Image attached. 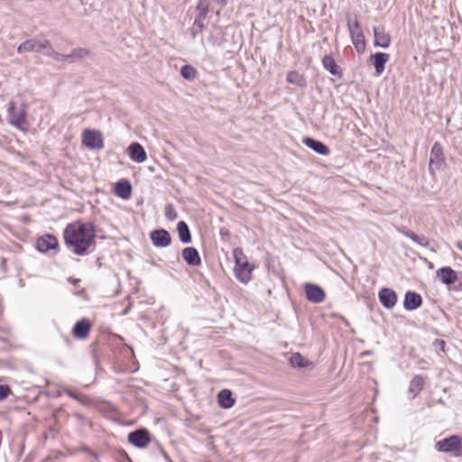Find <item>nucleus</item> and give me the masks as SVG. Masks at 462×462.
I'll return each instance as SVG.
<instances>
[{"instance_id": "22", "label": "nucleus", "mask_w": 462, "mask_h": 462, "mask_svg": "<svg viewBox=\"0 0 462 462\" xmlns=\"http://www.w3.org/2000/svg\"><path fill=\"white\" fill-rule=\"evenodd\" d=\"M115 193L123 199H128L132 195V185L127 180H121L115 186Z\"/></svg>"}, {"instance_id": "13", "label": "nucleus", "mask_w": 462, "mask_h": 462, "mask_svg": "<svg viewBox=\"0 0 462 462\" xmlns=\"http://www.w3.org/2000/svg\"><path fill=\"white\" fill-rule=\"evenodd\" d=\"M390 55L385 52H375L370 55L369 60L374 67L378 76L383 74L385 69V64L389 61Z\"/></svg>"}, {"instance_id": "18", "label": "nucleus", "mask_w": 462, "mask_h": 462, "mask_svg": "<svg viewBox=\"0 0 462 462\" xmlns=\"http://www.w3.org/2000/svg\"><path fill=\"white\" fill-rule=\"evenodd\" d=\"M437 276L442 283L451 285L457 280V273L451 267H442L437 271Z\"/></svg>"}, {"instance_id": "27", "label": "nucleus", "mask_w": 462, "mask_h": 462, "mask_svg": "<svg viewBox=\"0 0 462 462\" xmlns=\"http://www.w3.org/2000/svg\"><path fill=\"white\" fill-rule=\"evenodd\" d=\"M322 63H323L324 68L327 70H328L332 75H334V76L340 75V73H341L340 69L337 65L336 61L334 60V59L331 56L326 55L322 60Z\"/></svg>"}, {"instance_id": "28", "label": "nucleus", "mask_w": 462, "mask_h": 462, "mask_svg": "<svg viewBox=\"0 0 462 462\" xmlns=\"http://www.w3.org/2000/svg\"><path fill=\"white\" fill-rule=\"evenodd\" d=\"M89 54V51L84 48L74 49L70 54L67 55V61L69 63L76 62Z\"/></svg>"}, {"instance_id": "19", "label": "nucleus", "mask_w": 462, "mask_h": 462, "mask_svg": "<svg viewBox=\"0 0 462 462\" xmlns=\"http://www.w3.org/2000/svg\"><path fill=\"white\" fill-rule=\"evenodd\" d=\"M421 296L414 291H407L404 297L403 307L407 310H414L420 307Z\"/></svg>"}, {"instance_id": "5", "label": "nucleus", "mask_w": 462, "mask_h": 462, "mask_svg": "<svg viewBox=\"0 0 462 462\" xmlns=\"http://www.w3.org/2000/svg\"><path fill=\"white\" fill-rule=\"evenodd\" d=\"M462 443V439L458 435H452L445 438L435 444V448L439 452L454 453L457 457V451L459 449V446Z\"/></svg>"}, {"instance_id": "2", "label": "nucleus", "mask_w": 462, "mask_h": 462, "mask_svg": "<svg viewBox=\"0 0 462 462\" xmlns=\"http://www.w3.org/2000/svg\"><path fill=\"white\" fill-rule=\"evenodd\" d=\"M233 256L235 258V275L236 279L242 283H248L252 279V272L254 265L250 263L244 251L240 247H236L233 250Z\"/></svg>"}, {"instance_id": "3", "label": "nucleus", "mask_w": 462, "mask_h": 462, "mask_svg": "<svg viewBox=\"0 0 462 462\" xmlns=\"http://www.w3.org/2000/svg\"><path fill=\"white\" fill-rule=\"evenodd\" d=\"M50 47V41L48 40H38L36 38L29 39L22 42L18 48V53L25 52H43Z\"/></svg>"}, {"instance_id": "7", "label": "nucleus", "mask_w": 462, "mask_h": 462, "mask_svg": "<svg viewBox=\"0 0 462 462\" xmlns=\"http://www.w3.org/2000/svg\"><path fill=\"white\" fill-rule=\"evenodd\" d=\"M128 441L136 448H145L151 441L150 433L146 429L132 431L128 434Z\"/></svg>"}, {"instance_id": "24", "label": "nucleus", "mask_w": 462, "mask_h": 462, "mask_svg": "<svg viewBox=\"0 0 462 462\" xmlns=\"http://www.w3.org/2000/svg\"><path fill=\"white\" fill-rule=\"evenodd\" d=\"M218 403L222 408H231L235 404V399L232 397L230 390L224 389L218 393Z\"/></svg>"}, {"instance_id": "35", "label": "nucleus", "mask_w": 462, "mask_h": 462, "mask_svg": "<svg viewBox=\"0 0 462 462\" xmlns=\"http://www.w3.org/2000/svg\"><path fill=\"white\" fill-rule=\"evenodd\" d=\"M203 20L204 19H202L199 16V18H197L194 21V23H193L192 28H191V34H192L193 38H195L197 34L202 32L203 28H204Z\"/></svg>"}, {"instance_id": "37", "label": "nucleus", "mask_w": 462, "mask_h": 462, "mask_svg": "<svg viewBox=\"0 0 462 462\" xmlns=\"http://www.w3.org/2000/svg\"><path fill=\"white\" fill-rule=\"evenodd\" d=\"M11 389L6 384H0V401L5 400L11 394Z\"/></svg>"}, {"instance_id": "15", "label": "nucleus", "mask_w": 462, "mask_h": 462, "mask_svg": "<svg viewBox=\"0 0 462 462\" xmlns=\"http://www.w3.org/2000/svg\"><path fill=\"white\" fill-rule=\"evenodd\" d=\"M91 328V324L88 319H83L79 321H78L73 329L72 334L74 337L79 339H84L88 337Z\"/></svg>"}, {"instance_id": "23", "label": "nucleus", "mask_w": 462, "mask_h": 462, "mask_svg": "<svg viewBox=\"0 0 462 462\" xmlns=\"http://www.w3.org/2000/svg\"><path fill=\"white\" fill-rule=\"evenodd\" d=\"M425 379L422 375H415L410 382L408 392L411 394V398L414 399L423 389Z\"/></svg>"}, {"instance_id": "32", "label": "nucleus", "mask_w": 462, "mask_h": 462, "mask_svg": "<svg viewBox=\"0 0 462 462\" xmlns=\"http://www.w3.org/2000/svg\"><path fill=\"white\" fill-rule=\"evenodd\" d=\"M180 74L185 79H194L197 76V70L190 65H184L180 69Z\"/></svg>"}, {"instance_id": "26", "label": "nucleus", "mask_w": 462, "mask_h": 462, "mask_svg": "<svg viewBox=\"0 0 462 462\" xmlns=\"http://www.w3.org/2000/svg\"><path fill=\"white\" fill-rule=\"evenodd\" d=\"M177 230L180 239L184 244L191 242V235L188 225L184 221H180L177 225Z\"/></svg>"}, {"instance_id": "25", "label": "nucleus", "mask_w": 462, "mask_h": 462, "mask_svg": "<svg viewBox=\"0 0 462 462\" xmlns=\"http://www.w3.org/2000/svg\"><path fill=\"white\" fill-rule=\"evenodd\" d=\"M400 232L421 246L428 247L430 245L429 239L424 236H418L412 231L407 229H402Z\"/></svg>"}, {"instance_id": "6", "label": "nucleus", "mask_w": 462, "mask_h": 462, "mask_svg": "<svg viewBox=\"0 0 462 462\" xmlns=\"http://www.w3.org/2000/svg\"><path fill=\"white\" fill-rule=\"evenodd\" d=\"M82 143L90 149H101L104 146L100 132L87 129L82 134Z\"/></svg>"}, {"instance_id": "30", "label": "nucleus", "mask_w": 462, "mask_h": 462, "mask_svg": "<svg viewBox=\"0 0 462 462\" xmlns=\"http://www.w3.org/2000/svg\"><path fill=\"white\" fill-rule=\"evenodd\" d=\"M287 81L291 84H296L300 87L305 85L304 78L302 77V75H300L297 71H290L287 74Z\"/></svg>"}, {"instance_id": "31", "label": "nucleus", "mask_w": 462, "mask_h": 462, "mask_svg": "<svg viewBox=\"0 0 462 462\" xmlns=\"http://www.w3.org/2000/svg\"><path fill=\"white\" fill-rule=\"evenodd\" d=\"M291 364L294 367H306L308 360L299 353H295L291 357Z\"/></svg>"}, {"instance_id": "21", "label": "nucleus", "mask_w": 462, "mask_h": 462, "mask_svg": "<svg viewBox=\"0 0 462 462\" xmlns=\"http://www.w3.org/2000/svg\"><path fill=\"white\" fill-rule=\"evenodd\" d=\"M302 142L307 147L315 151L319 154H321V155H328L329 154L328 147L325 143H323L318 140H315L310 137H305Z\"/></svg>"}, {"instance_id": "36", "label": "nucleus", "mask_w": 462, "mask_h": 462, "mask_svg": "<svg viewBox=\"0 0 462 462\" xmlns=\"http://www.w3.org/2000/svg\"><path fill=\"white\" fill-rule=\"evenodd\" d=\"M165 217L171 221H173L178 217V213L172 204H167L165 206Z\"/></svg>"}, {"instance_id": "40", "label": "nucleus", "mask_w": 462, "mask_h": 462, "mask_svg": "<svg viewBox=\"0 0 462 462\" xmlns=\"http://www.w3.org/2000/svg\"><path fill=\"white\" fill-rule=\"evenodd\" d=\"M462 456V445L459 446V449L458 451H457V457H461Z\"/></svg>"}, {"instance_id": "10", "label": "nucleus", "mask_w": 462, "mask_h": 462, "mask_svg": "<svg viewBox=\"0 0 462 462\" xmlns=\"http://www.w3.org/2000/svg\"><path fill=\"white\" fill-rule=\"evenodd\" d=\"M226 5V0H199L197 5V10L200 13V17L206 19L209 9L217 8L219 9Z\"/></svg>"}, {"instance_id": "8", "label": "nucleus", "mask_w": 462, "mask_h": 462, "mask_svg": "<svg viewBox=\"0 0 462 462\" xmlns=\"http://www.w3.org/2000/svg\"><path fill=\"white\" fill-rule=\"evenodd\" d=\"M304 291L308 300L312 303H321L325 300L326 293L319 285L306 283L304 285Z\"/></svg>"}, {"instance_id": "14", "label": "nucleus", "mask_w": 462, "mask_h": 462, "mask_svg": "<svg viewBox=\"0 0 462 462\" xmlns=\"http://www.w3.org/2000/svg\"><path fill=\"white\" fill-rule=\"evenodd\" d=\"M379 300L384 308L392 309L396 304L397 295L393 290L383 288L379 291Z\"/></svg>"}, {"instance_id": "17", "label": "nucleus", "mask_w": 462, "mask_h": 462, "mask_svg": "<svg viewBox=\"0 0 462 462\" xmlns=\"http://www.w3.org/2000/svg\"><path fill=\"white\" fill-rule=\"evenodd\" d=\"M128 152L131 160L137 163L143 162L147 158L146 152L138 143H131L128 147Z\"/></svg>"}, {"instance_id": "38", "label": "nucleus", "mask_w": 462, "mask_h": 462, "mask_svg": "<svg viewBox=\"0 0 462 462\" xmlns=\"http://www.w3.org/2000/svg\"><path fill=\"white\" fill-rule=\"evenodd\" d=\"M456 246L462 251V240L456 243Z\"/></svg>"}, {"instance_id": "39", "label": "nucleus", "mask_w": 462, "mask_h": 462, "mask_svg": "<svg viewBox=\"0 0 462 462\" xmlns=\"http://www.w3.org/2000/svg\"><path fill=\"white\" fill-rule=\"evenodd\" d=\"M69 282H70L71 283H73L74 285H76V283H78V282H79V280L73 279V278H69Z\"/></svg>"}, {"instance_id": "29", "label": "nucleus", "mask_w": 462, "mask_h": 462, "mask_svg": "<svg viewBox=\"0 0 462 462\" xmlns=\"http://www.w3.org/2000/svg\"><path fill=\"white\" fill-rule=\"evenodd\" d=\"M352 43L358 53H363L365 50V41L364 33L350 35Z\"/></svg>"}, {"instance_id": "16", "label": "nucleus", "mask_w": 462, "mask_h": 462, "mask_svg": "<svg viewBox=\"0 0 462 462\" xmlns=\"http://www.w3.org/2000/svg\"><path fill=\"white\" fill-rule=\"evenodd\" d=\"M58 245L57 238L52 235H44L37 240V248L43 253L55 249Z\"/></svg>"}, {"instance_id": "34", "label": "nucleus", "mask_w": 462, "mask_h": 462, "mask_svg": "<svg viewBox=\"0 0 462 462\" xmlns=\"http://www.w3.org/2000/svg\"><path fill=\"white\" fill-rule=\"evenodd\" d=\"M347 28H348L350 35L364 33L363 30L360 26V23L357 20L351 22L350 19H348L347 20Z\"/></svg>"}, {"instance_id": "11", "label": "nucleus", "mask_w": 462, "mask_h": 462, "mask_svg": "<svg viewBox=\"0 0 462 462\" xmlns=\"http://www.w3.org/2000/svg\"><path fill=\"white\" fill-rule=\"evenodd\" d=\"M150 238L156 247H167L171 243L170 233L165 229H157L150 234Z\"/></svg>"}, {"instance_id": "9", "label": "nucleus", "mask_w": 462, "mask_h": 462, "mask_svg": "<svg viewBox=\"0 0 462 462\" xmlns=\"http://www.w3.org/2000/svg\"><path fill=\"white\" fill-rule=\"evenodd\" d=\"M8 117L11 125L21 128L22 125L25 122L26 112L23 108L17 110L14 101L8 103Z\"/></svg>"}, {"instance_id": "1", "label": "nucleus", "mask_w": 462, "mask_h": 462, "mask_svg": "<svg viewBox=\"0 0 462 462\" xmlns=\"http://www.w3.org/2000/svg\"><path fill=\"white\" fill-rule=\"evenodd\" d=\"M63 236L66 245L71 251L82 255L94 243L95 228L92 224L73 223L67 226Z\"/></svg>"}, {"instance_id": "41", "label": "nucleus", "mask_w": 462, "mask_h": 462, "mask_svg": "<svg viewBox=\"0 0 462 462\" xmlns=\"http://www.w3.org/2000/svg\"><path fill=\"white\" fill-rule=\"evenodd\" d=\"M436 343H438L439 346H441V347H443L444 344H445L443 340H440V341L437 340Z\"/></svg>"}, {"instance_id": "4", "label": "nucleus", "mask_w": 462, "mask_h": 462, "mask_svg": "<svg viewBox=\"0 0 462 462\" xmlns=\"http://www.w3.org/2000/svg\"><path fill=\"white\" fill-rule=\"evenodd\" d=\"M445 166V157L442 146L439 143H435L430 151L429 170L431 174L436 171L441 170Z\"/></svg>"}, {"instance_id": "33", "label": "nucleus", "mask_w": 462, "mask_h": 462, "mask_svg": "<svg viewBox=\"0 0 462 462\" xmlns=\"http://www.w3.org/2000/svg\"><path fill=\"white\" fill-rule=\"evenodd\" d=\"M44 54L48 57L52 58L56 61H67V55L60 54L53 50L51 44L50 43V47L46 49Z\"/></svg>"}, {"instance_id": "12", "label": "nucleus", "mask_w": 462, "mask_h": 462, "mask_svg": "<svg viewBox=\"0 0 462 462\" xmlns=\"http://www.w3.org/2000/svg\"><path fill=\"white\" fill-rule=\"evenodd\" d=\"M374 31V45L375 47H380L386 49L391 44V36L388 32H385L384 27L383 26H375L373 29Z\"/></svg>"}, {"instance_id": "20", "label": "nucleus", "mask_w": 462, "mask_h": 462, "mask_svg": "<svg viewBox=\"0 0 462 462\" xmlns=\"http://www.w3.org/2000/svg\"><path fill=\"white\" fill-rule=\"evenodd\" d=\"M182 258L184 261L191 266H199L201 263V258L199 254V252L194 247H186L182 250L181 253Z\"/></svg>"}]
</instances>
